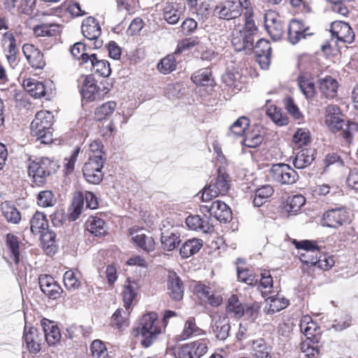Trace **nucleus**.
Instances as JSON below:
<instances>
[{"instance_id":"obj_56","label":"nucleus","mask_w":358,"mask_h":358,"mask_svg":"<svg viewBox=\"0 0 358 358\" xmlns=\"http://www.w3.org/2000/svg\"><path fill=\"white\" fill-rule=\"evenodd\" d=\"M80 152V147H76L74 148V150L72 151L71 155L69 157H66L64 159V172L66 175L71 174L75 167V164L78 159V157L79 155V153Z\"/></svg>"},{"instance_id":"obj_26","label":"nucleus","mask_w":358,"mask_h":358,"mask_svg":"<svg viewBox=\"0 0 358 358\" xmlns=\"http://www.w3.org/2000/svg\"><path fill=\"white\" fill-rule=\"evenodd\" d=\"M315 150L312 149H302L298 152L293 158V165L297 169H305L310 166L314 160Z\"/></svg>"},{"instance_id":"obj_18","label":"nucleus","mask_w":358,"mask_h":358,"mask_svg":"<svg viewBox=\"0 0 358 358\" xmlns=\"http://www.w3.org/2000/svg\"><path fill=\"white\" fill-rule=\"evenodd\" d=\"M331 36L346 43H351L355 40V33L347 22L336 21L331 23Z\"/></svg>"},{"instance_id":"obj_48","label":"nucleus","mask_w":358,"mask_h":358,"mask_svg":"<svg viewBox=\"0 0 358 358\" xmlns=\"http://www.w3.org/2000/svg\"><path fill=\"white\" fill-rule=\"evenodd\" d=\"M264 141V134L259 130L248 131L245 134L243 144L248 148H257Z\"/></svg>"},{"instance_id":"obj_12","label":"nucleus","mask_w":358,"mask_h":358,"mask_svg":"<svg viewBox=\"0 0 358 358\" xmlns=\"http://www.w3.org/2000/svg\"><path fill=\"white\" fill-rule=\"evenodd\" d=\"M341 116L340 108L336 105H329L327 107L325 122L332 132L341 131V134L343 130L345 129L344 126L346 124Z\"/></svg>"},{"instance_id":"obj_53","label":"nucleus","mask_w":358,"mask_h":358,"mask_svg":"<svg viewBox=\"0 0 358 358\" xmlns=\"http://www.w3.org/2000/svg\"><path fill=\"white\" fill-rule=\"evenodd\" d=\"M36 199L37 204L43 208L52 207L57 202L56 198L50 190L41 191L38 192Z\"/></svg>"},{"instance_id":"obj_20","label":"nucleus","mask_w":358,"mask_h":358,"mask_svg":"<svg viewBox=\"0 0 358 358\" xmlns=\"http://www.w3.org/2000/svg\"><path fill=\"white\" fill-rule=\"evenodd\" d=\"M80 92L83 99L86 101H94L101 98V91L92 75L86 76Z\"/></svg>"},{"instance_id":"obj_28","label":"nucleus","mask_w":358,"mask_h":358,"mask_svg":"<svg viewBox=\"0 0 358 358\" xmlns=\"http://www.w3.org/2000/svg\"><path fill=\"white\" fill-rule=\"evenodd\" d=\"M1 210L3 217L8 223L18 224L21 220V214L14 204L4 201L1 204Z\"/></svg>"},{"instance_id":"obj_2","label":"nucleus","mask_w":358,"mask_h":358,"mask_svg":"<svg viewBox=\"0 0 358 358\" xmlns=\"http://www.w3.org/2000/svg\"><path fill=\"white\" fill-rule=\"evenodd\" d=\"M53 118L52 113L48 110L38 111L30 125L31 136L36 137L41 143H52V134L50 129L53 124Z\"/></svg>"},{"instance_id":"obj_50","label":"nucleus","mask_w":358,"mask_h":358,"mask_svg":"<svg viewBox=\"0 0 358 358\" xmlns=\"http://www.w3.org/2000/svg\"><path fill=\"white\" fill-rule=\"evenodd\" d=\"M269 303L268 313L273 314L285 308L289 305V301L279 295L272 296L266 299Z\"/></svg>"},{"instance_id":"obj_41","label":"nucleus","mask_w":358,"mask_h":358,"mask_svg":"<svg viewBox=\"0 0 358 358\" xmlns=\"http://www.w3.org/2000/svg\"><path fill=\"white\" fill-rule=\"evenodd\" d=\"M90 334V328H85L82 325L72 324L66 329L64 336L76 342L83 337L88 336Z\"/></svg>"},{"instance_id":"obj_62","label":"nucleus","mask_w":358,"mask_h":358,"mask_svg":"<svg viewBox=\"0 0 358 358\" xmlns=\"http://www.w3.org/2000/svg\"><path fill=\"white\" fill-rule=\"evenodd\" d=\"M63 280L64 285L68 289H76L80 285L76 273L71 270L65 272Z\"/></svg>"},{"instance_id":"obj_38","label":"nucleus","mask_w":358,"mask_h":358,"mask_svg":"<svg viewBox=\"0 0 358 358\" xmlns=\"http://www.w3.org/2000/svg\"><path fill=\"white\" fill-rule=\"evenodd\" d=\"M132 240L138 247L147 252H152L155 249V241L154 238L143 233L133 236Z\"/></svg>"},{"instance_id":"obj_60","label":"nucleus","mask_w":358,"mask_h":358,"mask_svg":"<svg viewBox=\"0 0 358 358\" xmlns=\"http://www.w3.org/2000/svg\"><path fill=\"white\" fill-rule=\"evenodd\" d=\"M356 132H358V123L348 121L345 129L341 133V136L345 142L349 144L351 143L352 137Z\"/></svg>"},{"instance_id":"obj_31","label":"nucleus","mask_w":358,"mask_h":358,"mask_svg":"<svg viewBox=\"0 0 358 358\" xmlns=\"http://www.w3.org/2000/svg\"><path fill=\"white\" fill-rule=\"evenodd\" d=\"M250 345L253 358H271L270 349L264 339L252 340Z\"/></svg>"},{"instance_id":"obj_8","label":"nucleus","mask_w":358,"mask_h":358,"mask_svg":"<svg viewBox=\"0 0 358 358\" xmlns=\"http://www.w3.org/2000/svg\"><path fill=\"white\" fill-rule=\"evenodd\" d=\"M349 221V213L343 207L331 208L327 210L322 220L324 227L337 228Z\"/></svg>"},{"instance_id":"obj_13","label":"nucleus","mask_w":358,"mask_h":358,"mask_svg":"<svg viewBox=\"0 0 358 358\" xmlns=\"http://www.w3.org/2000/svg\"><path fill=\"white\" fill-rule=\"evenodd\" d=\"M41 290L48 298L56 300L61 296L63 290L50 275H41L38 278Z\"/></svg>"},{"instance_id":"obj_37","label":"nucleus","mask_w":358,"mask_h":358,"mask_svg":"<svg viewBox=\"0 0 358 358\" xmlns=\"http://www.w3.org/2000/svg\"><path fill=\"white\" fill-rule=\"evenodd\" d=\"M180 53V48H177L174 54L168 55L167 56L162 59L159 64H157V69L159 70V71L165 75L173 71L176 69V66L175 55Z\"/></svg>"},{"instance_id":"obj_25","label":"nucleus","mask_w":358,"mask_h":358,"mask_svg":"<svg viewBox=\"0 0 358 358\" xmlns=\"http://www.w3.org/2000/svg\"><path fill=\"white\" fill-rule=\"evenodd\" d=\"M180 242V235L175 230L163 231L161 234V245L164 250L172 251L175 250Z\"/></svg>"},{"instance_id":"obj_40","label":"nucleus","mask_w":358,"mask_h":358,"mask_svg":"<svg viewBox=\"0 0 358 358\" xmlns=\"http://www.w3.org/2000/svg\"><path fill=\"white\" fill-rule=\"evenodd\" d=\"M297 80L299 87L306 98L308 99H312L315 94L314 83L306 74L299 75Z\"/></svg>"},{"instance_id":"obj_42","label":"nucleus","mask_w":358,"mask_h":358,"mask_svg":"<svg viewBox=\"0 0 358 358\" xmlns=\"http://www.w3.org/2000/svg\"><path fill=\"white\" fill-rule=\"evenodd\" d=\"M320 254V249L301 252L299 259L302 263V269L305 271L309 267L316 266Z\"/></svg>"},{"instance_id":"obj_57","label":"nucleus","mask_w":358,"mask_h":358,"mask_svg":"<svg viewBox=\"0 0 358 358\" xmlns=\"http://www.w3.org/2000/svg\"><path fill=\"white\" fill-rule=\"evenodd\" d=\"M80 152V147H76L74 148V150L72 151L71 155L69 157H66L64 159V172L66 175L71 174L75 167V164L78 159V157L79 155V153Z\"/></svg>"},{"instance_id":"obj_59","label":"nucleus","mask_w":358,"mask_h":358,"mask_svg":"<svg viewBox=\"0 0 358 358\" xmlns=\"http://www.w3.org/2000/svg\"><path fill=\"white\" fill-rule=\"evenodd\" d=\"M249 126V120L245 117H241L230 127V131L236 136H242Z\"/></svg>"},{"instance_id":"obj_30","label":"nucleus","mask_w":358,"mask_h":358,"mask_svg":"<svg viewBox=\"0 0 358 358\" xmlns=\"http://www.w3.org/2000/svg\"><path fill=\"white\" fill-rule=\"evenodd\" d=\"M23 86L30 95L36 99L41 98L45 94V87L42 82L34 78L24 80Z\"/></svg>"},{"instance_id":"obj_19","label":"nucleus","mask_w":358,"mask_h":358,"mask_svg":"<svg viewBox=\"0 0 358 358\" xmlns=\"http://www.w3.org/2000/svg\"><path fill=\"white\" fill-rule=\"evenodd\" d=\"M81 60L84 64L90 62L93 71L103 77H108L111 73L109 62L105 59H98L96 54L83 53Z\"/></svg>"},{"instance_id":"obj_14","label":"nucleus","mask_w":358,"mask_h":358,"mask_svg":"<svg viewBox=\"0 0 358 358\" xmlns=\"http://www.w3.org/2000/svg\"><path fill=\"white\" fill-rule=\"evenodd\" d=\"M23 338L30 352L36 354L40 351L41 345L43 341V334H39L37 329L33 326H28L26 321L23 332Z\"/></svg>"},{"instance_id":"obj_58","label":"nucleus","mask_w":358,"mask_h":358,"mask_svg":"<svg viewBox=\"0 0 358 358\" xmlns=\"http://www.w3.org/2000/svg\"><path fill=\"white\" fill-rule=\"evenodd\" d=\"M2 42L3 45L7 47V52L17 53L19 52L17 41L12 32H6L3 35Z\"/></svg>"},{"instance_id":"obj_5","label":"nucleus","mask_w":358,"mask_h":358,"mask_svg":"<svg viewBox=\"0 0 358 358\" xmlns=\"http://www.w3.org/2000/svg\"><path fill=\"white\" fill-rule=\"evenodd\" d=\"M81 30L83 36L92 44L89 45L90 48L98 49L102 47L103 41L99 39L101 34V28L94 17L90 16L83 20Z\"/></svg>"},{"instance_id":"obj_17","label":"nucleus","mask_w":358,"mask_h":358,"mask_svg":"<svg viewBox=\"0 0 358 358\" xmlns=\"http://www.w3.org/2000/svg\"><path fill=\"white\" fill-rule=\"evenodd\" d=\"M210 216L206 215H189L185 219V224L191 230L208 234L213 229V225L210 223Z\"/></svg>"},{"instance_id":"obj_39","label":"nucleus","mask_w":358,"mask_h":358,"mask_svg":"<svg viewBox=\"0 0 358 358\" xmlns=\"http://www.w3.org/2000/svg\"><path fill=\"white\" fill-rule=\"evenodd\" d=\"M227 312L232 317L241 318L245 313V307L239 301L237 295H231L227 305Z\"/></svg>"},{"instance_id":"obj_29","label":"nucleus","mask_w":358,"mask_h":358,"mask_svg":"<svg viewBox=\"0 0 358 358\" xmlns=\"http://www.w3.org/2000/svg\"><path fill=\"white\" fill-rule=\"evenodd\" d=\"M203 246V241L199 238H191L186 241L180 249V255L184 258H188L196 254Z\"/></svg>"},{"instance_id":"obj_61","label":"nucleus","mask_w":358,"mask_h":358,"mask_svg":"<svg viewBox=\"0 0 358 358\" xmlns=\"http://www.w3.org/2000/svg\"><path fill=\"white\" fill-rule=\"evenodd\" d=\"M306 199L301 194L294 195L288 201L287 210L291 213L298 212L305 204Z\"/></svg>"},{"instance_id":"obj_16","label":"nucleus","mask_w":358,"mask_h":358,"mask_svg":"<svg viewBox=\"0 0 358 358\" xmlns=\"http://www.w3.org/2000/svg\"><path fill=\"white\" fill-rule=\"evenodd\" d=\"M163 17L169 24H177L183 15L184 8L179 3L164 1L162 3Z\"/></svg>"},{"instance_id":"obj_35","label":"nucleus","mask_w":358,"mask_h":358,"mask_svg":"<svg viewBox=\"0 0 358 358\" xmlns=\"http://www.w3.org/2000/svg\"><path fill=\"white\" fill-rule=\"evenodd\" d=\"M6 245L10 252V258L15 264L17 265L20 263V241L18 237L12 234H8L6 236Z\"/></svg>"},{"instance_id":"obj_10","label":"nucleus","mask_w":358,"mask_h":358,"mask_svg":"<svg viewBox=\"0 0 358 358\" xmlns=\"http://www.w3.org/2000/svg\"><path fill=\"white\" fill-rule=\"evenodd\" d=\"M264 25L268 34L275 41L280 40L284 33V26L279 15L269 10L264 15Z\"/></svg>"},{"instance_id":"obj_22","label":"nucleus","mask_w":358,"mask_h":358,"mask_svg":"<svg viewBox=\"0 0 358 358\" xmlns=\"http://www.w3.org/2000/svg\"><path fill=\"white\" fill-rule=\"evenodd\" d=\"M167 289L170 297L174 301H180L184 295L183 282L176 272H170L167 279Z\"/></svg>"},{"instance_id":"obj_32","label":"nucleus","mask_w":358,"mask_h":358,"mask_svg":"<svg viewBox=\"0 0 358 358\" xmlns=\"http://www.w3.org/2000/svg\"><path fill=\"white\" fill-rule=\"evenodd\" d=\"M321 92L327 98H334L337 94L338 82L331 76H326L319 80Z\"/></svg>"},{"instance_id":"obj_15","label":"nucleus","mask_w":358,"mask_h":358,"mask_svg":"<svg viewBox=\"0 0 358 358\" xmlns=\"http://www.w3.org/2000/svg\"><path fill=\"white\" fill-rule=\"evenodd\" d=\"M257 61L262 69H267L271 63V47L268 40L260 38L253 48Z\"/></svg>"},{"instance_id":"obj_4","label":"nucleus","mask_w":358,"mask_h":358,"mask_svg":"<svg viewBox=\"0 0 358 358\" xmlns=\"http://www.w3.org/2000/svg\"><path fill=\"white\" fill-rule=\"evenodd\" d=\"M229 187L230 180L229 174L226 173L224 168L219 167L215 182H213V180H211L210 184L203 189L202 201L207 202L220 194H226L229 189Z\"/></svg>"},{"instance_id":"obj_44","label":"nucleus","mask_w":358,"mask_h":358,"mask_svg":"<svg viewBox=\"0 0 358 358\" xmlns=\"http://www.w3.org/2000/svg\"><path fill=\"white\" fill-rule=\"evenodd\" d=\"M85 203V197H83V192H78L73 197L71 213L69 214V219L71 221L76 220L82 213Z\"/></svg>"},{"instance_id":"obj_24","label":"nucleus","mask_w":358,"mask_h":358,"mask_svg":"<svg viewBox=\"0 0 358 358\" xmlns=\"http://www.w3.org/2000/svg\"><path fill=\"white\" fill-rule=\"evenodd\" d=\"M87 230L96 237H103L108 234L106 222L97 216H90L85 222Z\"/></svg>"},{"instance_id":"obj_1","label":"nucleus","mask_w":358,"mask_h":358,"mask_svg":"<svg viewBox=\"0 0 358 358\" xmlns=\"http://www.w3.org/2000/svg\"><path fill=\"white\" fill-rule=\"evenodd\" d=\"M157 320L156 313H148L142 316L138 324L134 329V334L141 336V343L145 348H149L162 331L160 326L156 323Z\"/></svg>"},{"instance_id":"obj_27","label":"nucleus","mask_w":358,"mask_h":358,"mask_svg":"<svg viewBox=\"0 0 358 358\" xmlns=\"http://www.w3.org/2000/svg\"><path fill=\"white\" fill-rule=\"evenodd\" d=\"M299 326L301 331L306 336V340H310L313 344L318 343L317 336L315 334L317 324L313 322L310 316H303Z\"/></svg>"},{"instance_id":"obj_9","label":"nucleus","mask_w":358,"mask_h":358,"mask_svg":"<svg viewBox=\"0 0 358 358\" xmlns=\"http://www.w3.org/2000/svg\"><path fill=\"white\" fill-rule=\"evenodd\" d=\"M213 15L220 20H231L241 15V5L238 1H226L215 6Z\"/></svg>"},{"instance_id":"obj_33","label":"nucleus","mask_w":358,"mask_h":358,"mask_svg":"<svg viewBox=\"0 0 358 358\" xmlns=\"http://www.w3.org/2000/svg\"><path fill=\"white\" fill-rule=\"evenodd\" d=\"M192 81L196 85L213 86L214 80L209 69H201L194 72L191 76Z\"/></svg>"},{"instance_id":"obj_64","label":"nucleus","mask_w":358,"mask_h":358,"mask_svg":"<svg viewBox=\"0 0 358 358\" xmlns=\"http://www.w3.org/2000/svg\"><path fill=\"white\" fill-rule=\"evenodd\" d=\"M285 106L287 112L296 120H302L303 115L298 106L294 103L291 97H287L285 100Z\"/></svg>"},{"instance_id":"obj_23","label":"nucleus","mask_w":358,"mask_h":358,"mask_svg":"<svg viewBox=\"0 0 358 358\" xmlns=\"http://www.w3.org/2000/svg\"><path fill=\"white\" fill-rule=\"evenodd\" d=\"M211 329L218 340L225 341L229 336L231 329L229 317L226 315L215 317L211 323Z\"/></svg>"},{"instance_id":"obj_55","label":"nucleus","mask_w":358,"mask_h":358,"mask_svg":"<svg viewBox=\"0 0 358 358\" xmlns=\"http://www.w3.org/2000/svg\"><path fill=\"white\" fill-rule=\"evenodd\" d=\"M90 350L93 358H108L107 348L99 340H95L92 343Z\"/></svg>"},{"instance_id":"obj_21","label":"nucleus","mask_w":358,"mask_h":358,"mask_svg":"<svg viewBox=\"0 0 358 358\" xmlns=\"http://www.w3.org/2000/svg\"><path fill=\"white\" fill-rule=\"evenodd\" d=\"M41 325L43 332V338H45L48 345H55L60 341V331L54 321L43 318L41 320Z\"/></svg>"},{"instance_id":"obj_36","label":"nucleus","mask_w":358,"mask_h":358,"mask_svg":"<svg viewBox=\"0 0 358 358\" xmlns=\"http://www.w3.org/2000/svg\"><path fill=\"white\" fill-rule=\"evenodd\" d=\"M205 334V331L196 326L194 318L189 317L185 322L184 329L179 335V339L186 340L193 336H197Z\"/></svg>"},{"instance_id":"obj_51","label":"nucleus","mask_w":358,"mask_h":358,"mask_svg":"<svg viewBox=\"0 0 358 358\" xmlns=\"http://www.w3.org/2000/svg\"><path fill=\"white\" fill-rule=\"evenodd\" d=\"M137 295L136 285L134 282H129L125 285L123 292V301L124 307L127 310H129L133 301L135 299Z\"/></svg>"},{"instance_id":"obj_11","label":"nucleus","mask_w":358,"mask_h":358,"mask_svg":"<svg viewBox=\"0 0 358 358\" xmlns=\"http://www.w3.org/2000/svg\"><path fill=\"white\" fill-rule=\"evenodd\" d=\"M201 208L210 213V216H213L220 222H230L232 218V213L230 208L220 200H216L211 203L210 206H202Z\"/></svg>"},{"instance_id":"obj_54","label":"nucleus","mask_w":358,"mask_h":358,"mask_svg":"<svg viewBox=\"0 0 358 358\" xmlns=\"http://www.w3.org/2000/svg\"><path fill=\"white\" fill-rule=\"evenodd\" d=\"M237 275L239 281L243 282L248 285H255L257 282V276L253 274L252 271L248 268H241L237 266Z\"/></svg>"},{"instance_id":"obj_43","label":"nucleus","mask_w":358,"mask_h":358,"mask_svg":"<svg viewBox=\"0 0 358 358\" xmlns=\"http://www.w3.org/2000/svg\"><path fill=\"white\" fill-rule=\"evenodd\" d=\"M187 343L194 357L200 358L208 352L210 341L207 338H201Z\"/></svg>"},{"instance_id":"obj_45","label":"nucleus","mask_w":358,"mask_h":358,"mask_svg":"<svg viewBox=\"0 0 358 358\" xmlns=\"http://www.w3.org/2000/svg\"><path fill=\"white\" fill-rule=\"evenodd\" d=\"M266 115L278 126H285L289 123L287 116L282 113L280 108L275 106H271L267 108Z\"/></svg>"},{"instance_id":"obj_7","label":"nucleus","mask_w":358,"mask_h":358,"mask_svg":"<svg viewBox=\"0 0 358 358\" xmlns=\"http://www.w3.org/2000/svg\"><path fill=\"white\" fill-rule=\"evenodd\" d=\"M273 180L282 185H292L299 179L297 172L286 164H273L270 169Z\"/></svg>"},{"instance_id":"obj_63","label":"nucleus","mask_w":358,"mask_h":358,"mask_svg":"<svg viewBox=\"0 0 358 358\" xmlns=\"http://www.w3.org/2000/svg\"><path fill=\"white\" fill-rule=\"evenodd\" d=\"M103 145L101 141L95 140L90 144V154L89 158H94L100 157L101 159H103L104 162L106 160V155L103 152L102 149Z\"/></svg>"},{"instance_id":"obj_47","label":"nucleus","mask_w":358,"mask_h":358,"mask_svg":"<svg viewBox=\"0 0 358 358\" xmlns=\"http://www.w3.org/2000/svg\"><path fill=\"white\" fill-rule=\"evenodd\" d=\"M59 27L57 24H42L37 25L34 29V32L37 36H52L59 31Z\"/></svg>"},{"instance_id":"obj_46","label":"nucleus","mask_w":358,"mask_h":358,"mask_svg":"<svg viewBox=\"0 0 358 358\" xmlns=\"http://www.w3.org/2000/svg\"><path fill=\"white\" fill-rule=\"evenodd\" d=\"M38 234L41 236V243L43 245V247L46 248V250H49L48 252H55V238L56 234L55 231L49 229V227L47 229L43 230V231L40 232Z\"/></svg>"},{"instance_id":"obj_49","label":"nucleus","mask_w":358,"mask_h":358,"mask_svg":"<svg viewBox=\"0 0 358 358\" xmlns=\"http://www.w3.org/2000/svg\"><path fill=\"white\" fill-rule=\"evenodd\" d=\"M117 104L115 101H107L100 106L97 107L95 110V118L98 121H101L107 118L115 110Z\"/></svg>"},{"instance_id":"obj_34","label":"nucleus","mask_w":358,"mask_h":358,"mask_svg":"<svg viewBox=\"0 0 358 358\" xmlns=\"http://www.w3.org/2000/svg\"><path fill=\"white\" fill-rule=\"evenodd\" d=\"M48 220L46 215L40 211H36L30 220V229L33 234H38L48 227Z\"/></svg>"},{"instance_id":"obj_6","label":"nucleus","mask_w":358,"mask_h":358,"mask_svg":"<svg viewBox=\"0 0 358 358\" xmlns=\"http://www.w3.org/2000/svg\"><path fill=\"white\" fill-rule=\"evenodd\" d=\"M105 163L100 157L88 158L83 168V177L87 182L98 185L103 180L102 169Z\"/></svg>"},{"instance_id":"obj_52","label":"nucleus","mask_w":358,"mask_h":358,"mask_svg":"<svg viewBox=\"0 0 358 358\" xmlns=\"http://www.w3.org/2000/svg\"><path fill=\"white\" fill-rule=\"evenodd\" d=\"M129 313L127 310L118 308L112 315V323L117 329H120L123 327L129 326L128 317Z\"/></svg>"},{"instance_id":"obj_3","label":"nucleus","mask_w":358,"mask_h":358,"mask_svg":"<svg viewBox=\"0 0 358 358\" xmlns=\"http://www.w3.org/2000/svg\"><path fill=\"white\" fill-rule=\"evenodd\" d=\"M59 168L58 162L48 157H41L32 162L29 166V176L33 183L41 187L46 182V178L55 173Z\"/></svg>"}]
</instances>
